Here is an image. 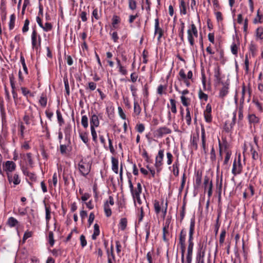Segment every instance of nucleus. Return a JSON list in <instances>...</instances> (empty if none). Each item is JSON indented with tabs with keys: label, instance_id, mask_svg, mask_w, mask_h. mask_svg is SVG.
<instances>
[{
	"label": "nucleus",
	"instance_id": "1",
	"mask_svg": "<svg viewBox=\"0 0 263 263\" xmlns=\"http://www.w3.org/2000/svg\"><path fill=\"white\" fill-rule=\"evenodd\" d=\"M195 225V220L194 218H192L191 219L189 234V239H188V246L187 249V254L186 256V263H192V256L193 252V235L194 233Z\"/></svg>",
	"mask_w": 263,
	"mask_h": 263
},
{
	"label": "nucleus",
	"instance_id": "2",
	"mask_svg": "<svg viewBox=\"0 0 263 263\" xmlns=\"http://www.w3.org/2000/svg\"><path fill=\"white\" fill-rule=\"evenodd\" d=\"M91 163L86 159H82L78 164V168L83 176H86L90 172Z\"/></svg>",
	"mask_w": 263,
	"mask_h": 263
},
{
	"label": "nucleus",
	"instance_id": "3",
	"mask_svg": "<svg viewBox=\"0 0 263 263\" xmlns=\"http://www.w3.org/2000/svg\"><path fill=\"white\" fill-rule=\"evenodd\" d=\"M186 232L184 229H182L180 233L179 237V244L180 246L181 252V262H184V253L185 251V239Z\"/></svg>",
	"mask_w": 263,
	"mask_h": 263
},
{
	"label": "nucleus",
	"instance_id": "4",
	"mask_svg": "<svg viewBox=\"0 0 263 263\" xmlns=\"http://www.w3.org/2000/svg\"><path fill=\"white\" fill-rule=\"evenodd\" d=\"M70 132V129L69 128L66 127L65 129V143L64 144H61L60 146V150L62 154H65L66 153L67 147H69L71 144Z\"/></svg>",
	"mask_w": 263,
	"mask_h": 263
},
{
	"label": "nucleus",
	"instance_id": "5",
	"mask_svg": "<svg viewBox=\"0 0 263 263\" xmlns=\"http://www.w3.org/2000/svg\"><path fill=\"white\" fill-rule=\"evenodd\" d=\"M31 37L32 48L37 50L41 47V37L40 35L37 34V32L35 29H33Z\"/></svg>",
	"mask_w": 263,
	"mask_h": 263
},
{
	"label": "nucleus",
	"instance_id": "6",
	"mask_svg": "<svg viewBox=\"0 0 263 263\" xmlns=\"http://www.w3.org/2000/svg\"><path fill=\"white\" fill-rule=\"evenodd\" d=\"M242 170V165L241 163L240 155L238 156V161L235 159L233 163L232 173L234 176H236L241 173Z\"/></svg>",
	"mask_w": 263,
	"mask_h": 263
},
{
	"label": "nucleus",
	"instance_id": "7",
	"mask_svg": "<svg viewBox=\"0 0 263 263\" xmlns=\"http://www.w3.org/2000/svg\"><path fill=\"white\" fill-rule=\"evenodd\" d=\"M172 133V130L165 126L159 127L154 132V136L157 138H162L165 135L170 134Z\"/></svg>",
	"mask_w": 263,
	"mask_h": 263
},
{
	"label": "nucleus",
	"instance_id": "8",
	"mask_svg": "<svg viewBox=\"0 0 263 263\" xmlns=\"http://www.w3.org/2000/svg\"><path fill=\"white\" fill-rule=\"evenodd\" d=\"M164 157V150L160 149L158 152V155L155 159V166L157 168L158 172L160 171L161 170V166L163 164V159Z\"/></svg>",
	"mask_w": 263,
	"mask_h": 263
},
{
	"label": "nucleus",
	"instance_id": "9",
	"mask_svg": "<svg viewBox=\"0 0 263 263\" xmlns=\"http://www.w3.org/2000/svg\"><path fill=\"white\" fill-rule=\"evenodd\" d=\"M222 87L220 89L218 97L221 99H224L228 94L229 89V83L221 82Z\"/></svg>",
	"mask_w": 263,
	"mask_h": 263
},
{
	"label": "nucleus",
	"instance_id": "10",
	"mask_svg": "<svg viewBox=\"0 0 263 263\" xmlns=\"http://www.w3.org/2000/svg\"><path fill=\"white\" fill-rule=\"evenodd\" d=\"M212 107L210 104H208L206 106L205 110L204 111V117L205 121L207 123L212 122V117L211 115Z\"/></svg>",
	"mask_w": 263,
	"mask_h": 263
},
{
	"label": "nucleus",
	"instance_id": "11",
	"mask_svg": "<svg viewBox=\"0 0 263 263\" xmlns=\"http://www.w3.org/2000/svg\"><path fill=\"white\" fill-rule=\"evenodd\" d=\"M163 31L159 27V22L158 18L155 20V34H158V41H160L163 35Z\"/></svg>",
	"mask_w": 263,
	"mask_h": 263
},
{
	"label": "nucleus",
	"instance_id": "12",
	"mask_svg": "<svg viewBox=\"0 0 263 263\" xmlns=\"http://www.w3.org/2000/svg\"><path fill=\"white\" fill-rule=\"evenodd\" d=\"M220 72L219 67H217L214 69V84L217 86L218 84H221V78L220 77Z\"/></svg>",
	"mask_w": 263,
	"mask_h": 263
},
{
	"label": "nucleus",
	"instance_id": "13",
	"mask_svg": "<svg viewBox=\"0 0 263 263\" xmlns=\"http://www.w3.org/2000/svg\"><path fill=\"white\" fill-rule=\"evenodd\" d=\"M248 119L249 120L250 128H251L252 124L255 125L259 122V118L253 114H249L248 115Z\"/></svg>",
	"mask_w": 263,
	"mask_h": 263
},
{
	"label": "nucleus",
	"instance_id": "14",
	"mask_svg": "<svg viewBox=\"0 0 263 263\" xmlns=\"http://www.w3.org/2000/svg\"><path fill=\"white\" fill-rule=\"evenodd\" d=\"M16 167L15 163L12 161H7L4 165V168L6 171L11 172L13 171Z\"/></svg>",
	"mask_w": 263,
	"mask_h": 263
},
{
	"label": "nucleus",
	"instance_id": "15",
	"mask_svg": "<svg viewBox=\"0 0 263 263\" xmlns=\"http://www.w3.org/2000/svg\"><path fill=\"white\" fill-rule=\"evenodd\" d=\"M7 176L8 181L10 183L11 182H13L14 185H17L20 184L21 180L19 178L18 175L17 174H14L13 176L12 177L11 174H10L9 173H7Z\"/></svg>",
	"mask_w": 263,
	"mask_h": 263
},
{
	"label": "nucleus",
	"instance_id": "16",
	"mask_svg": "<svg viewBox=\"0 0 263 263\" xmlns=\"http://www.w3.org/2000/svg\"><path fill=\"white\" fill-rule=\"evenodd\" d=\"M201 142H202V147L204 153L206 155L207 154V149L206 147V137H205V132L204 127H202L201 129Z\"/></svg>",
	"mask_w": 263,
	"mask_h": 263
},
{
	"label": "nucleus",
	"instance_id": "17",
	"mask_svg": "<svg viewBox=\"0 0 263 263\" xmlns=\"http://www.w3.org/2000/svg\"><path fill=\"white\" fill-rule=\"evenodd\" d=\"M90 127L92 126L94 127L99 126L100 122L99 120L98 116L96 114H92L91 116L90 120Z\"/></svg>",
	"mask_w": 263,
	"mask_h": 263
},
{
	"label": "nucleus",
	"instance_id": "18",
	"mask_svg": "<svg viewBox=\"0 0 263 263\" xmlns=\"http://www.w3.org/2000/svg\"><path fill=\"white\" fill-rule=\"evenodd\" d=\"M236 113H237V109H236L233 113V118L232 121L231 123L230 124L229 127H225V130L227 132H229L230 130L232 129L234 126L235 125L236 123Z\"/></svg>",
	"mask_w": 263,
	"mask_h": 263
},
{
	"label": "nucleus",
	"instance_id": "19",
	"mask_svg": "<svg viewBox=\"0 0 263 263\" xmlns=\"http://www.w3.org/2000/svg\"><path fill=\"white\" fill-rule=\"evenodd\" d=\"M118 160L115 157H111V168L113 172L116 173H118Z\"/></svg>",
	"mask_w": 263,
	"mask_h": 263
},
{
	"label": "nucleus",
	"instance_id": "20",
	"mask_svg": "<svg viewBox=\"0 0 263 263\" xmlns=\"http://www.w3.org/2000/svg\"><path fill=\"white\" fill-rule=\"evenodd\" d=\"M142 193V186L140 183L138 182L137 184V188L134 190L132 192V197L140 196Z\"/></svg>",
	"mask_w": 263,
	"mask_h": 263
},
{
	"label": "nucleus",
	"instance_id": "21",
	"mask_svg": "<svg viewBox=\"0 0 263 263\" xmlns=\"http://www.w3.org/2000/svg\"><path fill=\"white\" fill-rule=\"evenodd\" d=\"M179 10L181 14L185 15L187 13L186 6L184 0H179Z\"/></svg>",
	"mask_w": 263,
	"mask_h": 263
},
{
	"label": "nucleus",
	"instance_id": "22",
	"mask_svg": "<svg viewBox=\"0 0 263 263\" xmlns=\"http://www.w3.org/2000/svg\"><path fill=\"white\" fill-rule=\"evenodd\" d=\"M204 252H198L196 257V263H204Z\"/></svg>",
	"mask_w": 263,
	"mask_h": 263
},
{
	"label": "nucleus",
	"instance_id": "23",
	"mask_svg": "<svg viewBox=\"0 0 263 263\" xmlns=\"http://www.w3.org/2000/svg\"><path fill=\"white\" fill-rule=\"evenodd\" d=\"M256 39L263 40V28L262 27H258L255 30Z\"/></svg>",
	"mask_w": 263,
	"mask_h": 263
},
{
	"label": "nucleus",
	"instance_id": "24",
	"mask_svg": "<svg viewBox=\"0 0 263 263\" xmlns=\"http://www.w3.org/2000/svg\"><path fill=\"white\" fill-rule=\"evenodd\" d=\"M93 227L94 231L93 233L91 236V238L92 240H96L97 236H98L100 234L99 226L97 223H95Z\"/></svg>",
	"mask_w": 263,
	"mask_h": 263
},
{
	"label": "nucleus",
	"instance_id": "25",
	"mask_svg": "<svg viewBox=\"0 0 263 263\" xmlns=\"http://www.w3.org/2000/svg\"><path fill=\"white\" fill-rule=\"evenodd\" d=\"M162 233L163 240L165 242H168L169 240L168 237L170 235L169 229L163 228Z\"/></svg>",
	"mask_w": 263,
	"mask_h": 263
},
{
	"label": "nucleus",
	"instance_id": "26",
	"mask_svg": "<svg viewBox=\"0 0 263 263\" xmlns=\"http://www.w3.org/2000/svg\"><path fill=\"white\" fill-rule=\"evenodd\" d=\"M104 210L105 215L107 217H109L111 215V210L109 207V205L108 201H106L104 204Z\"/></svg>",
	"mask_w": 263,
	"mask_h": 263
},
{
	"label": "nucleus",
	"instance_id": "27",
	"mask_svg": "<svg viewBox=\"0 0 263 263\" xmlns=\"http://www.w3.org/2000/svg\"><path fill=\"white\" fill-rule=\"evenodd\" d=\"M47 98L45 94L42 93L39 99V103L43 107H45L47 105Z\"/></svg>",
	"mask_w": 263,
	"mask_h": 263
},
{
	"label": "nucleus",
	"instance_id": "28",
	"mask_svg": "<svg viewBox=\"0 0 263 263\" xmlns=\"http://www.w3.org/2000/svg\"><path fill=\"white\" fill-rule=\"evenodd\" d=\"M199 139V136L197 135V136H193L191 139V145L193 148H194L195 150L198 149V144L197 142Z\"/></svg>",
	"mask_w": 263,
	"mask_h": 263
},
{
	"label": "nucleus",
	"instance_id": "29",
	"mask_svg": "<svg viewBox=\"0 0 263 263\" xmlns=\"http://www.w3.org/2000/svg\"><path fill=\"white\" fill-rule=\"evenodd\" d=\"M127 221L125 218H122L120 219L119 226V228L122 230L124 231L127 226Z\"/></svg>",
	"mask_w": 263,
	"mask_h": 263
},
{
	"label": "nucleus",
	"instance_id": "30",
	"mask_svg": "<svg viewBox=\"0 0 263 263\" xmlns=\"http://www.w3.org/2000/svg\"><path fill=\"white\" fill-rule=\"evenodd\" d=\"M15 15L14 14H12L10 15V21L9 23V30H12L14 27L15 21Z\"/></svg>",
	"mask_w": 263,
	"mask_h": 263
},
{
	"label": "nucleus",
	"instance_id": "31",
	"mask_svg": "<svg viewBox=\"0 0 263 263\" xmlns=\"http://www.w3.org/2000/svg\"><path fill=\"white\" fill-rule=\"evenodd\" d=\"M18 222L17 219L13 217L9 218L7 221V223L10 227H15L18 224Z\"/></svg>",
	"mask_w": 263,
	"mask_h": 263
},
{
	"label": "nucleus",
	"instance_id": "32",
	"mask_svg": "<svg viewBox=\"0 0 263 263\" xmlns=\"http://www.w3.org/2000/svg\"><path fill=\"white\" fill-rule=\"evenodd\" d=\"M141 111V108L139 105L138 102L134 100V113L137 115L138 116L140 115Z\"/></svg>",
	"mask_w": 263,
	"mask_h": 263
},
{
	"label": "nucleus",
	"instance_id": "33",
	"mask_svg": "<svg viewBox=\"0 0 263 263\" xmlns=\"http://www.w3.org/2000/svg\"><path fill=\"white\" fill-rule=\"evenodd\" d=\"M24 174L32 181H35L36 180V175L31 172L28 171H24Z\"/></svg>",
	"mask_w": 263,
	"mask_h": 263
},
{
	"label": "nucleus",
	"instance_id": "34",
	"mask_svg": "<svg viewBox=\"0 0 263 263\" xmlns=\"http://www.w3.org/2000/svg\"><path fill=\"white\" fill-rule=\"evenodd\" d=\"M185 27L184 23L181 22V27L179 29V36L180 37V40L182 42H184V29Z\"/></svg>",
	"mask_w": 263,
	"mask_h": 263
},
{
	"label": "nucleus",
	"instance_id": "35",
	"mask_svg": "<svg viewBox=\"0 0 263 263\" xmlns=\"http://www.w3.org/2000/svg\"><path fill=\"white\" fill-rule=\"evenodd\" d=\"M56 114L58 123L60 126H62L64 123V120L62 117L60 110L59 109H57Z\"/></svg>",
	"mask_w": 263,
	"mask_h": 263
},
{
	"label": "nucleus",
	"instance_id": "36",
	"mask_svg": "<svg viewBox=\"0 0 263 263\" xmlns=\"http://www.w3.org/2000/svg\"><path fill=\"white\" fill-rule=\"evenodd\" d=\"M186 115L185 116V119L186 120V123L188 125H190L191 124V113L190 111V109L189 107H187L186 109Z\"/></svg>",
	"mask_w": 263,
	"mask_h": 263
},
{
	"label": "nucleus",
	"instance_id": "37",
	"mask_svg": "<svg viewBox=\"0 0 263 263\" xmlns=\"http://www.w3.org/2000/svg\"><path fill=\"white\" fill-rule=\"evenodd\" d=\"M154 210L155 213L158 214L161 211V205L158 200H155L154 203Z\"/></svg>",
	"mask_w": 263,
	"mask_h": 263
},
{
	"label": "nucleus",
	"instance_id": "38",
	"mask_svg": "<svg viewBox=\"0 0 263 263\" xmlns=\"http://www.w3.org/2000/svg\"><path fill=\"white\" fill-rule=\"evenodd\" d=\"M179 164L178 162H175L173 165V174L175 176L179 175Z\"/></svg>",
	"mask_w": 263,
	"mask_h": 263
},
{
	"label": "nucleus",
	"instance_id": "39",
	"mask_svg": "<svg viewBox=\"0 0 263 263\" xmlns=\"http://www.w3.org/2000/svg\"><path fill=\"white\" fill-rule=\"evenodd\" d=\"M150 228L151 225L149 223L147 222L144 227V230L146 232L145 240L147 241L150 235Z\"/></svg>",
	"mask_w": 263,
	"mask_h": 263
},
{
	"label": "nucleus",
	"instance_id": "40",
	"mask_svg": "<svg viewBox=\"0 0 263 263\" xmlns=\"http://www.w3.org/2000/svg\"><path fill=\"white\" fill-rule=\"evenodd\" d=\"M187 40L190 43L191 46H193L194 45V40L193 37V35L191 33V31L190 30H187Z\"/></svg>",
	"mask_w": 263,
	"mask_h": 263
},
{
	"label": "nucleus",
	"instance_id": "41",
	"mask_svg": "<svg viewBox=\"0 0 263 263\" xmlns=\"http://www.w3.org/2000/svg\"><path fill=\"white\" fill-rule=\"evenodd\" d=\"M170 104L171 111L174 114H176L177 112L176 101L173 99H170Z\"/></svg>",
	"mask_w": 263,
	"mask_h": 263
},
{
	"label": "nucleus",
	"instance_id": "42",
	"mask_svg": "<svg viewBox=\"0 0 263 263\" xmlns=\"http://www.w3.org/2000/svg\"><path fill=\"white\" fill-rule=\"evenodd\" d=\"M198 97L200 100L206 101L208 99V96L206 93H204L201 89L199 90Z\"/></svg>",
	"mask_w": 263,
	"mask_h": 263
},
{
	"label": "nucleus",
	"instance_id": "43",
	"mask_svg": "<svg viewBox=\"0 0 263 263\" xmlns=\"http://www.w3.org/2000/svg\"><path fill=\"white\" fill-rule=\"evenodd\" d=\"M262 15H260L259 14V9H258L257 12L256 17L253 20V23L254 24H256L258 23H262Z\"/></svg>",
	"mask_w": 263,
	"mask_h": 263
},
{
	"label": "nucleus",
	"instance_id": "44",
	"mask_svg": "<svg viewBox=\"0 0 263 263\" xmlns=\"http://www.w3.org/2000/svg\"><path fill=\"white\" fill-rule=\"evenodd\" d=\"M181 101L183 106L187 107L189 104L190 99L185 96H181L180 97Z\"/></svg>",
	"mask_w": 263,
	"mask_h": 263
},
{
	"label": "nucleus",
	"instance_id": "45",
	"mask_svg": "<svg viewBox=\"0 0 263 263\" xmlns=\"http://www.w3.org/2000/svg\"><path fill=\"white\" fill-rule=\"evenodd\" d=\"M249 50L253 56L255 55L257 50L256 46L252 42H251L249 45Z\"/></svg>",
	"mask_w": 263,
	"mask_h": 263
},
{
	"label": "nucleus",
	"instance_id": "46",
	"mask_svg": "<svg viewBox=\"0 0 263 263\" xmlns=\"http://www.w3.org/2000/svg\"><path fill=\"white\" fill-rule=\"evenodd\" d=\"M243 105L240 104L238 108V122L243 119Z\"/></svg>",
	"mask_w": 263,
	"mask_h": 263
},
{
	"label": "nucleus",
	"instance_id": "47",
	"mask_svg": "<svg viewBox=\"0 0 263 263\" xmlns=\"http://www.w3.org/2000/svg\"><path fill=\"white\" fill-rule=\"evenodd\" d=\"M44 31L48 32L50 31L52 28V25L50 23H46L45 25H43V27H41Z\"/></svg>",
	"mask_w": 263,
	"mask_h": 263
},
{
	"label": "nucleus",
	"instance_id": "48",
	"mask_svg": "<svg viewBox=\"0 0 263 263\" xmlns=\"http://www.w3.org/2000/svg\"><path fill=\"white\" fill-rule=\"evenodd\" d=\"M81 123L82 126L84 128H87L88 126V118L86 115H84L82 117Z\"/></svg>",
	"mask_w": 263,
	"mask_h": 263
},
{
	"label": "nucleus",
	"instance_id": "49",
	"mask_svg": "<svg viewBox=\"0 0 263 263\" xmlns=\"http://www.w3.org/2000/svg\"><path fill=\"white\" fill-rule=\"evenodd\" d=\"M129 8L132 10H134L137 8V3L135 0H128Z\"/></svg>",
	"mask_w": 263,
	"mask_h": 263
},
{
	"label": "nucleus",
	"instance_id": "50",
	"mask_svg": "<svg viewBox=\"0 0 263 263\" xmlns=\"http://www.w3.org/2000/svg\"><path fill=\"white\" fill-rule=\"evenodd\" d=\"M238 45L236 43H233L231 46V50L232 53L234 55H237L238 52Z\"/></svg>",
	"mask_w": 263,
	"mask_h": 263
},
{
	"label": "nucleus",
	"instance_id": "51",
	"mask_svg": "<svg viewBox=\"0 0 263 263\" xmlns=\"http://www.w3.org/2000/svg\"><path fill=\"white\" fill-rule=\"evenodd\" d=\"M189 30H190L191 31V33L194 36H195V37L198 36V31H197V28H196V26L195 25V24H192L191 25V28L189 29Z\"/></svg>",
	"mask_w": 263,
	"mask_h": 263
},
{
	"label": "nucleus",
	"instance_id": "52",
	"mask_svg": "<svg viewBox=\"0 0 263 263\" xmlns=\"http://www.w3.org/2000/svg\"><path fill=\"white\" fill-rule=\"evenodd\" d=\"M90 130H91V134L92 137V140L94 142H97V134L96 132V130L95 129V127H93L92 126H91V127H90Z\"/></svg>",
	"mask_w": 263,
	"mask_h": 263
},
{
	"label": "nucleus",
	"instance_id": "53",
	"mask_svg": "<svg viewBox=\"0 0 263 263\" xmlns=\"http://www.w3.org/2000/svg\"><path fill=\"white\" fill-rule=\"evenodd\" d=\"M80 137L83 142L85 143H87L88 142V139L87 136V134L86 133H80Z\"/></svg>",
	"mask_w": 263,
	"mask_h": 263
},
{
	"label": "nucleus",
	"instance_id": "54",
	"mask_svg": "<svg viewBox=\"0 0 263 263\" xmlns=\"http://www.w3.org/2000/svg\"><path fill=\"white\" fill-rule=\"evenodd\" d=\"M226 156L224 158V160L223 162L224 164H228V163L231 158V155H232L231 152H230L229 151H226Z\"/></svg>",
	"mask_w": 263,
	"mask_h": 263
},
{
	"label": "nucleus",
	"instance_id": "55",
	"mask_svg": "<svg viewBox=\"0 0 263 263\" xmlns=\"http://www.w3.org/2000/svg\"><path fill=\"white\" fill-rule=\"evenodd\" d=\"M29 21L28 19H26L24 22V26L22 28V31L23 33H25L28 31L29 29Z\"/></svg>",
	"mask_w": 263,
	"mask_h": 263
},
{
	"label": "nucleus",
	"instance_id": "56",
	"mask_svg": "<svg viewBox=\"0 0 263 263\" xmlns=\"http://www.w3.org/2000/svg\"><path fill=\"white\" fill-rule=\"evenodd\" d=\"M136 128L138 132L142 133L144 132L145 127L143 124L140 123L136 125Z\"/></svg>",
	"mask_w": 263,
	"mask_h": 263
},
{
	"label": "nucleus",
	"instance_id": "57",
	"mask_svg": "<svg viewBox=\"0 0 263 263\" xmlns=\"http://www.w3.org/2000/svg\"><path fill=\"white\" fill-rule=\"evenodd\" d=\"M226 232L224 229L222 230L221 231L220 235V238H219V243L220 244H223L224 241V238L226 236Z\"/></svg>",
	"mask_w": 263,
	"mask_h": 263
},
{
	"label": "nucleus",
	"instance_id": "58",
	"mask_svg": "<svg viewBox=\"0 0 263 263\" xmlns=\"http://www.w3.org/2000/svg\"><path fill=\"white\" fill-rule=\"evenodd\" d=\"M49 243L51 246H53L54 243L53 238V233L52 231L49 232Z\"/></svg>",
	"mask_w": 263,
	"mask_h": 263
},
{
	"label": "nucleus",
	"instance_id": "59",
	"mask_svg": "<svg viewBox=\"0 0 263 263\" xmlns=\"http://www.w3.org/2000/svg\"><path fill=\"white\" fill-rule=\"evenodd\" d=\"M45 211H46V220L47 223L49 222V221L51 218L50 217V210L49 207L45 206Z\"/></svg>",
	"mask_w": 263,
	"mask_h": 263
},
{
	"label": "nucleus",
	"instance_id": "60",
	"mask_svg": "<svg viewBox=\"0 0 263 263\" xmlns=\"http://www.w3.org/2000/svg\"><path fill=\"white\" fill-rule=\"evenodd\" d=\"M21 90L23 95L26 97H28V95H29L30 96H33V95H31L30 91L27 89V88L26 87H21Z\"/></svg>",
	"mask_w": 263,
	"mask_h": 263
},
{
	"label": "nucleus",
	"instance_id": "61",
	"mask_svg": "<svg viewBox=\"0 0 263 263\" xmlns=\"http://www.w3.org/2000/svg\"><path fill=\"white\" fill-rule=\"evenodd\" d=\"M32 236V232L30 231H26L24 234L22 241L25 242L27 239Z\"/></svg>",
	"mask_w": 263,
	"mask_h": 263
},
{
	"label": "nucleus",
	"instance_id": "62",
	"mask_svg": "<svg viewBox=\"0 0 263 263\" xmlns=\"http://www.w3.org/2000/svg\"><path fill=\"white\" fill-rule=\"evenodd\" d=\"M210 159L212 162H214L216 160V154L213 146L212 147L210 152Z\"/></svg>",
	"mask_w": 263,
	"mask_h": 263
},
{
	"label": "nucleus",
	"instance_id": "63",
	"mask_svg": "<svg viewBox=\"0 0 263 263\" xmlns=\"http://www.w3.org/2000/svg\"><path fill=\"white\" fill-rule=\"evenodd\" d=\"M210 182H212V180H210V178L205 176L204 178V186L205 189L209 187Z\"/></svg>",
	"mask_w": 263,
	"mask_h": 263
},
{
	"label": "nucleus",
	"instance_id": "64",
	"mask_svg": "<svg viewBox=\"0 0 263 263\" xmlns=\"http://www.w3.org/2000/svg\"><path fill=\"white\" fill-rule=\"evenodd\" d=\"M80 240L81 242V245L83 248L85 247L87 245V241L85 239V237L84 235H81L80 237Z\"/></svg>",
	"mask_w": 263,
	"mask_h": 263
}]
</instances>
